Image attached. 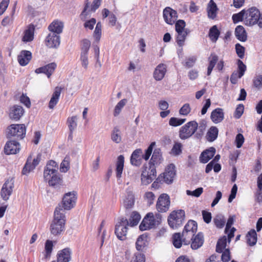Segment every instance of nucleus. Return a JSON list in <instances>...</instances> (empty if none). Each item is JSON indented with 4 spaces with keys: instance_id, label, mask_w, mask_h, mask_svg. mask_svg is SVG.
Instances as JSON below:
<instances>
[{
    "instance_id": "f257e3e1",
    "label": "nucleus",
    "mask_w": 262,
    "mask_h": 262,
    "mask_svg": "<svg viewBox=\"0 0 262 262\" xmlns=\"http://www.w3.org/2000/svg\"><path fill=\"white\" fill-rule=\"evenodd\" d=\"M66 216L62 209L57 207L54 211V218L49 227L51 234L55 237L62 234L66 229Z\"/></svg>"
},
{
    "instance_id": "f03ea898",
    "label": "nucleus",
    "mask_w": 262,
    "mask_h": 262,
    "mask_svg": "<svg viewBox=\"0 0 262 262\" xmlns=\"http://www.w3.org/2000/svg\"><path fill=\"white\" fill-rule=\"evenodd\" d=\"M155 145L156 143L155 142H152L145 150L144 154L141 149L135 150L130 156V164L133 166L139 167L141 165L143 159L146 161L148 160L151 155Z\"/></svg>"
},
{
    "instance_id": "7ed1b4c3",
    "label": "nucleus",
    "mask_w": 262,
    "mask_h": 262,
    "mask_svg": "<svg viewBox=\"0 0 262 262\" xmlns=\"http://www.w3.org/2000/svg\"><path fill=\"white\" fill-rule=\"evenodd\" d=\"M161 215L158 213L148 212L139 225L140 230L143 231L155 228L161 223Z\"/></svg>"
},
{
    "instance_id": "20e7f679",
    "label": "nucleus",
    "mask_w": 262,
    "mask_h": 262,
    "mask_svg": "<svg viewBox=\"0 0 262 262\" xmlns=\"http://www.w3.org/2000/svg\"><path fill=\"white\" fill-rule=\"evenodd\" d=\"M40 160L41 155L40 154L35 152L30 154L22 169L21 174L28 176L39 164Z\"/></svg>"
},
{
    "instance_id": "39448f33",
    "label": "nucleus",
    "mask_w": 262,
    "mask_h": 262,
    "mask_svg": "<svg viewBox=\"0 0 262 262\" xmlns=\"http://www.w3.org/2000/svg\"><path fill=\"white\" fill-rule=\"evenodd\" d=\"M157 176L156 169L154 165H144L141 170V183L143 185L151 183Z\"/></svg>"
},
{
    "instance_id": "423d86ee",
    "label": "nucleus",
    "mask_w": 262,
    "mask_h": 262,
    "mask_svg": "<svg viewBox=\"0 0 262 262\" xmlns=\"http://www.w3.org/2000/svg\"><path fill=\"white\" fill-rule=\"evenodd\" d=\"M7 135L18 140L24 139L26 134V127L24 124H13L7 129Z\"/></svg>"
},
{
    "instance_id": "0eeeda50",
    "label": "nucleus",
    "mask_w": 262,
    "mask_h": 262,
    "mask_svg": "<svg viewBox=\"0 0 262 262\" xmlns=\"http://www.w3.org/2000/svg\"><path fill=\"white\" fill-rule=\"evenodd\" d=\"M185 212L184 210L180 209L172 211L168 217L169 226L176 229L180 226L184 221Z\"/></svg>"
},
{
    "instance_id": "6e6552de",
    "label": "nucleus",
    "mask_w": 262,
    "mask_h": 262,
    "mask_svg": "<svg viewBox=\"0 0 262 262\" xmlns=\"http://www.w3.org/2000/svg\"><path fill=\"white\" fill-rule=\"evenodd\" d=\"M78 198L77 192L73 190L64 194L62 199V208L64 210H70L74 208L76 204Z\"/></svg>"
},
{
    "instance_id": "1a4fd4ad",
    "label": "nucleus",
    "mask_w": 262,
    "mask_h": 262,
    "mask_svg": "<svg viewBox=\"0 0 262 262\" xmlns=\"http://www.w3.org/2000/svg\"><path fill=\"white\" fill-rule=\"evenodd\" d=\"M197 223L192 220L189 221L185 226L182 232V238H183L184 245H187L190 244V238L194 236L197 231Z\"/></svg>"
},
{
    "instance_id": "9d476101",
    "label": "nucleus",
    "mask_w": 262,
    "mask_h": 262,
    "mask_svg": "<svg viewBox=\"0 0 262 262\" xmlns=\"http://www.w3.org/2000/svg\"><path fill=\"white\" fill-rule=\"evenodd\" d=\"M128 222L124 218L120 219L115 226V234L117 238L121 241L127 239Z\"/></svg>"
},
{
    "instance_id": "9b49d317",
    "label": "nucleus",
    "mask_w": 262,
    "mask_h": 262,
    "mask_svg": "<svg viewBox=\"0 0 262 262\" xmlns=\"http://www.w3.org/2000/svg\"><path fill=\"white\" fill-rule=\"evenodd\" d=\"M198 124L196 121H190L182 126L179 130V137L183 140L190 137L196 130Z\"/></svg>"
},
{
    "instance_id": "f8f14e48",
    "label": "nucleus",
    "mask_w": 262,
    "mask_h": 262,
    "mask_svg": "<svg viewBox=\"0 0 262 262\" xmlns=\"http://www.w3.org/2000/svg\"><path fill=\"white\" fill-rule=\"evenodd\" d=\"M186 24L183 20L180 19L176 22L175 28L177 32V42L180 46L184 45L188 32L185 29Z\"/></svg>"
},
{
    "instance_id": "ddd939ff",
    "label": "nucleus",
    "mask_w": 262,
    "mask_h": 262,
    "mask_svg": "<svg viewBox=\"0 0 262 262\" xmlns=\"http://www.w3.org/2000/svg\"><path fill=\"white\" fill-rule=\"evenodd\" d=\"M259 17V11L255 7L245 10V24L252 26L257 24Z\"/></svg>"
},
{
    "instance_id": "4468645a",
    "label": "nucleus",
    "mask_w": 262,
    "mask_h": 262,
    "mask_svg": "<svg viewBox=\"0 0 262 262\" xmlns=\"http://www.w3.org/2000/svg\"><path fill=\"white\" fill-rule=\"evenodd\" d=\"M170 206V199L169 195L167 193H162L158 198L156 208L159 212H167Z\"/></svg>"
},
{
    "instance_id": "2eb2a0df",
    "label": "nucleus",
    "mask_w": 262,
    "mask_h": 262,
    "mask_svg": "<svg viewBox=\"0 0 262 262\" xmlns=\"http://www.w3.org/2000/svg\"><path fill=\"white\" fill-rule=\"evenodd\" d=\"M14 187V179L10 177L6 180L1 189V195L4 200L7 201L9 199Z\"/></svg>"
},
{
    "instance_id": "dca6fc26",
    "label": "nucleus",
    "mask_w": 262,
    "mask_h": 262,
    "mask_svg": "<svg viewBox=\"0 0 262 262\" xmlns=\"http://www.w3.org/2000/svg\"><path fill=\"white\" fill-rule=\"evenodd\" d=\"M58 166L57 163L53 160L49 161L44 169L43 178L45 181L47 180L51 177L54 176L58 172Z\"/></svg>"
},
{
    "instance_id": "f3484780",
    "label": "nucleus",
    "mask_w": 262,
    "mask_h": 262,
    "mask_svg": "<svg viewBox=\"0 0 262 262\" xmlns=\"http://www.w3.org/2000/svg\"><path fill=\"white\" fill-rule=\"evenodd\" d=\"M21 149L20 143L15 140H10L6 142L4 149L6 155H15L18 153Z\"/></svg>"
},
{
    "instance_id": "a211bd4d",
    "label": "nucleus",
    "mask_w": 262,
    "mask_h": 262,
    "mask_svg": "<svg viewBox=\"0 0 262 262\" xmlns=\"http://www.w3.org/2000/svg\"><path fill=\"white\" fill-rule=\"evenodd\" d=\"M150 241V237L147 233H143L138 236L136 243L135 247L137 250L139 251H143L149 245Z\"/></svg>"
},
{
    "instance_id": "6ab92c4d",
    "label": "nucleus",
    "mask_w": 262,
    "mask_h": 262,
    "mask_svg": "<svg viewBox=\"0 0 262 262\" xmlns=\"http://www.w3.org/2000/svg\"><path fill=\"white\" fill-rule=\"evenodd\" d=\"M24 113L25 110L21 106L13 105L9 107L8 115L10 119L18 121L24 115Z\"/></svg>"
},
{
    "instance_id": "aec40b11",
    "label": "nucleus",
    "mask_w": 262,
    "mask_h": 262,
    "mask_svg": "<svg viewBox=\"0 0 262 262\" xmlns=\"http://www.w3.org/2000/svg\"><path fill=\"white\" fill-rule=\"evenodd\" d=\"M72 251L69 247L64 248L57 251L56 262H70L72 258Z\"/></svg>"
},
{
    "instance_id": "412c9836",
    "label": "nucleus",
    "mask_w": 262,
    "mask_h": 262,
    "mask_svg": "<svg viewBox=\"0 0 262 262\" xmlns=\"http://www.w3.org/2000/svg\"><path fill=\"white\" fill-rule=\"evenodd\" d=\"M163 16L165 23L169 25H173L178 18L177 11L170 7L164 9Z\"/></svg>"
},
{
    "instance_id": "4be33fe9",
    "label": "nucleus",
    "mask_w": 262,
    "mask_h": 262,
    "mask_svg": "<svg viewBox=\"0 0 262 262\" xmlns=\"http://www.w3.org/2000/svg\"><path fill=\"white\" fill-rule=\"evenodd\" d=\"M164 181L167 184H171L176 175V167L174 164H170L168 165L164 173Z\"/></svg>"
},
{
    "instance_id": "5701e85b",
    "label": "nucleus",
    "mask_w": 262,
    "mask_h": 262,
    "mask_svg": "<svg viewBox=\"0 0 262 262\" xmlns=\"http://www.w3.org/2000/svg\"><path fill=\"white\" fill-rule=\"evenodd\" d=\"M167 72V66L164 63L158 64L153 73V77L157 81L162 80Z\"/></svg>"
},
{
    "instance_id": "b1692460",
    "label": "nucleus",
    "mask_w": 262,
    "mask_h": 262,
    "mask_svg": "<svg viewBox=\"0 0 262 262\" xmlns=\"http://www.w3.org/2000/svg\"><path fill=\"white\" fill-rule=\"evenodd\" d=\"M46 44L49 48H57L60 45V37L54 33H50L46 39Z\"/></svg>"
},
{
    "instance_id": "393cba45",
    "label": "nucleus",
    "mask_w": 262,
    "mask_h": 262,
    "mask_svg": "<svg viewBox=\"0 0 262 262\" xmlns=\"http://www.w3.org/2000/svg\"><path fill=\"white\" fill-rule=\"evenodd\" d=\"M31 59V53L27 50L21 51L17 56L18 62L21 66H25L27 65Z\"/></svg>"
},
{
    "instance_id": "a878e982",
    "label": "nucleus",
    "mask_w": 262,
    "mask_h": 262,
    "mask_svg": "<svg viewBox=\"0 0 262 262\" xmlns=\"http://www.w3.org/2000/svg\"><path fill=\"white\" fill-rule=\"evenodd\" d=\"M56 67V64L55 63H51L42 67L36 69L35 72L36 74L44 73L49 78L54 72Z\"/></svg>"
},
{
    "instance_id": "bb28decb",
    "label": "nucleus",
    "mask_w": 262,
    "mask_h": 262,
    "mask_svg": "<svg viewBox=\"0 0 262 262\" xmlns=\"http://www.w3.org/2000/svg\"><path fill=\"white\" fill-rule=\"evenodd\" d=\"M191 247L193 250H196L202 246L204 239V236L202 233H198L195 236L190 238Z\"/></svg>"
},
{
    "instance_id": "cd10ccee",
    "label": "nucleus",
    "mask_w": 262,
    "mask_h": 262,
    "mask_svg": "<svg viewBox=\"0 0 262 262\" xmlns=\"http://www.w3.org/2000/svg\"><path fill=\"white\" fill-rule=\"evenodd\" d=\"M34 27L32 25L29 26L24 31L21 40L24 42L32 41L34 39Z\"/></svg>"
},
{
    "instance_id": "c85d7f7f",
    "label": "nucleus",
    "mask_w": 262,
    "mask_h": 262,
    "mask_svg": "<svg viewBox=\"0 0 262 262\" xmlns=\"http://www.w3.org/2000/svg\"><path fill=\"white\" fill-rule=\"evenodd\" d=\"M210 118L212 122L216 124L222 122L224 118L223 110L217 108L213 110L211 113Z\"/></svg>"
},
{
    "instance_id": "c756f323",
    "label": "nucleus",
    "mask_w": 262,
    "mask_h": 262,
    "mask_svg": "<svg viewBox=\"0 0 262 262\" xmlns=\"http://www.w3.org/2000/svg\"><path fill=\"white\" fill-rule=\"evenodd\" d=\"M215 151V149L212 147L205 150L200 157V162L203 163H206L214 156Z\"/></svg>"
},
{
    "instance_id": "7c9ffc66",
    "label": "nucleus",
    "mask_w": 262,
    "mask_h": 262,
    "mask_svg": "<svg viewBox=\"0 0 262 262\" xmlns=\"http://www.w3.org/2000/svg\"><path fill=\"white\" fill-rule=\"evenodd\" d=\"M234 221V216L230 217L227 221L225 229L226 233L228 234V242L229 243L232 238L234 236V233L235 231L234 228H231Z\"/></svg>"
},
{
    "instance_id": "2f4dec72",
    "label": "nucleus",
    "mask_w": 262,
    "mask_h": 262,
    "mask_svg": "<svg viewBox=\"0 0 262 262\" xmlns=\"http://www.w3.org/2000/svg\"><path fill=\"white\" fill-rule=\"evenodd\" d=\"M124 157L122 155H120L117 157L116 162V177L118 179H120L122 176V171L124 168Z\"/></svg>"
},
{
    "instance_id": "473e14b6",
    "label": "nucleus",
    "mask_w": 262,
    "mask_h": 262,
    "mask_svg": "<svg viewBox=\"0 0 262 262\" xmlns=\"http://www.w3.org/2000/svg\"><path fill=\"white\" fill-rule=\"evenodd\" d=\"M63 28V23L59 20L53 21L49 26V29L51 32L57 35L62 32Z\"/></svg>"
},
{
    "instance_id": "72a5a7b5",
    "label": "nucleus",
    "mask_w": 262,
    "mask_h": 262,
    "mask_svg": "<svg viewBox=\"0 0 262 262\" xmlns=\"http://www.w3.org/2000/svg\"><path fill=\"white\" fill-rule=\"evenodd\" d=\"M207 11L210 18H214L217 14L218 9L216 4L213 0H210L207 5Z\"/></svg>"
},
{
    "instance_id": "f704fd0d",
    "label": "nucleus",
    "mask_w": 262,
    "mask_h": 262,
    "mask_svg": "<svg viewBox=\"0 0 262 262\" xmlns=\"http://www.w3.org/2000/svg\"><path fill=\"white\" fill-rule=\"evenodd\" d=\"M54 242L50 239H47L45 243V249L43 256L46 258H49L53 250Z\"/></svg>"
},
{
    "instance_id": "c9c22d12",
    "label": "nucleus",
    "mask_w": 262,
    "mask_h": 262,
    "mask_svg": "<svg viewBox=\"0 0 262 262\" xmlns=\"http://www.w3.org/2000/svg\"><path fill=\"white\" fill-rule=\"evenodd\" d=\"M135 203V196L131 191L127 192L123 200V204L126 208H132Z\"/></svg>"
},
{
    "instance_id": "e433bc0d",
    "label": "nucleus",
    "mask_w": 262,
    "mask_h": 262,
    "mask_svg": "<svg viewBox=\"0 0 262 262\" xmlns=\"http://www.w3.org/2000/svg\"><path fill=\"white\" fill-rule=\"evenodd\" d=\"M235 35L240 41H245L247 40V33L244 28L242 26H238L235 28Z\"/></svg>"
},
{
    "instance_id": "4c0bfd02",
    "label": "nucleus",
    "mask_w": 262,
    "mask_h": 262,
    "mask_svg": "<svg viewBox=\"0 0 262 262\" xmlns=\"http://www.w3.org/2000/svg\"><path fill=\"white\" fill-rule=\"evenodd\" d=\"M111 138L113 142L117 144H119L121 142V132L119 128L115 127L113 128L111 132Z\"/></svg>"
},
{
    "instance_id": "58836bf2",
    "label": "nucleus",
    "mask_w": 262,
    "mask_h": 262,
    "mask_svg": "<svg viewBox=\"0 0 262 262\" xmlns=\"http://www.w3.org/2000/svg\"><path fill=\"white\" fill-rule=\"evenodd\" d=\"M45 181L48 182L50 186H57L61 184L62 179L61 176L57 173Z\"/></svg>"
},
{
    "instance_id": "ea45409f",
    "label": "nucleus",
    "mask_w": 262,
    "mask_h": 262,
    "mask_svg": "<svg viewBox=\"0 0 262 262\" xmlns=\"http://www.w3.org/2000/svg\"><path fill=\"white\" fill-rule=\"evenodd\" d=\"M60 95V90L58 88H56L51 98L49 103V107L53 109L57 104Z\"/></svg>"
},
{
    "instance_id": "a19ab883",
    "label": "nucleus",
    "mask_w": 262,
    "mask_h": 262,
    "mask_svg": "<svg viewBox=\"0 0 262 262\" xmlns=\"http://www.w3.org/2000/svg\"><path fill=\"white\" fill-rule=\"evenodd\" d=\"M156 196L155 194L151 191H145L142 196L143 201L148 206H151L154 203Z\"/></svg>"
},
{
    "instance_id": "79ce46f5",
    "label": "nucleus",
    "mask_w": 262,
    "mask_h": 262,
    "mask_svg": "<svg viewBox=\"0 0 262 262\" xmlns=\"http://www.w3.org/2000/svg\"><path fill=\"white\" fill-rule=\"evenodd\" d=\"M70 157L69 156H66L60 164V171L62 173L68 172L70 169Z\"/></svg>"
},
{
    "instance_id": "37998d69",
    "label": "nucleus",
    "mask_w": 262,
    "mask_h": 262,
    "mask_svg": "<svg viewBox=\"0 0 262 262\" xmlns=\"http://www.w3.org/2000/svg\"><path fill=\"white\" fill-rule=\"evenodd\" d=\"M127 103V99H123L120 100L114 108L113 115L114 116H118L121 112L123 107Z\"/></svg>"
},
{
    "instance_id": "c03bdc74",
    "label": "nucleus",
    "mask_w": 262,
    "mask_h": 262,
    "mask_svg": "<svg viewBox=\"0 0 262 262\" xmlns=\"http://www.w3.org/2000/svg\"><path fill=\"white\" fill-rule=\"evenodd\" d=\"M141 215L137 212H133L128 221V225L130 227H134L137 225L141 220Z\"/></svg>"
},
{
    "instance_id": "a18cd8bd",
    "label": "nucleus",
    "mask_w": 262,
    "mask_h": 262,
    "mask_svg": "<svg viewBox=\"0 0 262 262\" xmlns=\"http://www.w3.org/2000/svg\"><path fill=\"white\" fill-rule=\"evenodd\" d=\"M218 129L215 126L211 127L207 132L206 138L208 141L212 142L216 139L218 135Z\"/></svg>"
},
{
    "instance_id": "49530a36",
    "label": "nucleus",
    "mask_w": 262,
    "mask_h": 262,
    "mask_svg": "<svg viewBox=\"0 0 262 262\" xmlns=\"http://www.w3.org/2000/svg\"><path fill=\"white\" fill-rule=\"evenodd\" d=\"M102 36V25L100 22L97 23L95 28L93 37L95 41L96 42H99Z\"/></svg>"
},
{
    "instance_id": "de8ad7c7",
    "label": "nucleus",
    "mask_w": 262,
    "mask_h": 262,
    "mask_svg": "<svg viewBox=\"0 0 262 262\" xmlns=\"http://www.w3.org/2000/svg\"><path fill=\"white\" fill-rule=\"evenodd\" d=\"M151 160L154 164L160 163L162 160V155L160 149H155L152 155Z\"/></svg>"
},
{
    "instance_id": "09e8293b",
    "label": "nucleus",
    "mask_w": 262,
    "mask_h": 262,
    "mask_svg": "<svg viewBox=\"0 0 262 262\" xmlns=\"http://www.w3.org/2000/svg\"><path fill=\"white\" fill-rule=\"evenodd\" d=\"M227 239L226 236L220 238L217 243L216 250L217 252L221 253L225 249L227 246Z\"/></svg>"
},
{
    "instance_id": "8fccbe9b",
    "label": "nucleus",
    "mask_w": 262,
    "mask_h": 262,
    "mask_svg": "<svg viewBox=\"0 0 262 262\" xmlns=\"http://www.w3.org/2000/svg\"><path fill=\"white\" fill-rule=\"evenodd\" d=\"M78 118L77 116H73L68 118L67 123L71 132L74 130L77 126Z\"/></svg>"
},
{
    "instance_id": "3c124183",
    "label": "nucleus",
    "mask_w": 262,
    "mask_h": 262,
    "mask_svg": "<svg viewBox=\"0 0 262 262\" xmlns=\"http://www.w3.org/2000/svg\"><path fill=\"white\" fill-rule=\"evenodd\" d=\"M247 240L250 246L255 245L257 241V235L254 230L250 231L247 235Z\"/></svg>"
},
{
    "instance_id": "603ef678",
    "label": "nucleus",
    "mask_w": 262,
    "mask_h": 262,
    "mask_svg": "<svg viewBox=\"0 0 262 262\" xmlns=\"http://www.w3.org/2000/svg\"><path fill=\"white\" fill-rule=\"evenodd\" d=\"M182 151V145L180 143H175L173 145L170 154L173 156H177L180 155Z\"/></svg>"
},
{
    "instance_id": "864d4df0",
    "label": "nucleus",
    "mask_w": 262,
    "mask_h": 262,
    "mask_svg": "<svg viewBox=\"0 0 262 262\" xmlns=\"http://www.w3.org/2000/svg\"><path fill=\"white\" fill-rule=\"evenodd\" d=\"M172 243L174 246L177 248H180L182 244H184L183 239H182L180 233H175L172 236Z\"/></svg>"
},
{
    "instance_id": "5fc2aeb1",
    "label": "nucleus",
    "mask_w": 262,
    "mask_h": 262,
    "mask_svg": "<svg viewBox=\"0 0 262 262\" xmlns=\"http://www.w3.org/2000/svg\"><path fill=\"white\" fill-rule=\"evenodd\" d=\"M220 32L216 27V26H213L210 29L209 31V36L210 39L213 41L215 42L219 36Z\"/></svg>"
},
{
    "instance_id": "6e6d98bb",
    "label": "nucleus",
    "mask_w": 262,
    "mask_h": 262,
    "mask_svg": "<svg viewBox=\"0 0 262 262\" xmlns=\"http://www.w3.org/2000/svg\"><path fill=\"white\" fill-rule=\"evenodd\" d=\"M217 61V57L215 55H212L210 58L209 64L207 68V75H210L213 68Z\"/></svg>"
},
{
    "instance_id": "4d7b16f0",
    "label": "nucleus",
    "mask_w": 262,
    "mask_h": 262,
    "mask_svg": "<svg viewBox=\"0 0 262 262\" xmlns=\"http://www.w3.org/2000/svg\"><path fill=\"white\" fill-rule=\"evenodd\" d=\"M185 121V119H180L176 117H171L169 120V124L172 126H178L183 124Z\"/></svg>"
},
{
    "instance_id": "13d9d810",
    "label": "nucleus",
    "mask_w": 262,
    "mask_h": 262,
    "mask_svg": "<svg viewBox=\"0 0 262 262\" xmlns=\"http://www.w3.org/2000/svg\"><path fill=\"white\" fill-rule=\"evenodd\" d=\"M232 19L234 23L239 21H243L245 23V10H242L238 13L233 14Z\"/></svg>"
},
{
    "instance_id": "bf43d9fd",
    "label": "nucleus",
    "mask_w": 262,
    "mask_h": 262,
    "mask_svg": "<svg viewBox=\"0 0 262 262\" xmlns=\"http://www.w3.org/2000/svg\"><path fill=\"white\" fill-rule=\"evenodd\" d=\"M91 46V41L86 39L82 40L81 42V53H88Z\"/></svg>"
},
{
    "instance_id": "052dcab7",
    "label": "nucleus",
    "mask_w": 262,
    "mask_h": 262,
    "mask_svg": "<svg viewBox=\"0 0 262 262\" xmlns=\"http://www.w3.org/2000/svg\"><path fill=\"white\" fill-rule=\"evenodd\" d=\"M80 61L81 62L82 67L84 69H87L89 63L88 53H81L80 57Z\"/></svg>"
},
{
    "instance_id": "680f3d73",
    "label": "nucleus",
    "mask_w": 262,
    "mask_h": 262,
    "mask_svg": "<svg viewBox=\"0 0 262 262\" xmlns=\"http://www.w3.org/2000/svg\"><path fill=\"white\" fill-rule=\"evenodd\" d=\"M203 192V188L202 187H199L194 190L191 191L187 190L186 193L187 195L189 196H192L195 198L199 197Z\"/></svg>"
},
{
    "instance_id": "e2e57ef3",
    "label": "nucleus",
    "mask_w": 262,
    "mask_h": 262,
    "mask_svg": "<svg viewBox=\"0 0 262 262\" xmlns=\"http://www.w3.org/2000/svg\"><path fill=\"white\" fill-rule=\"evenodd\" d=\"M84 21V23L83 24L84 27L86 29H89L90 30H92L94 29V26L97 24L96 19L92 18L90 19H85L83 20Z\"/></svg>"
},
{
    "instance_id": "0e129e2a",
    "label": "nucleus",
    "mask_w": 262,
    "mask_h": 262,
    "mask_svg": "<svg viewBox=\"0 0 262 262\" xmlns=\"http://www.w3.org/2000/svg\"><path fill=\"white\" fill-rule=\"evenodd\" d=\"M130 262H145V257L140 253H136L132 256Z\"/></svg>"
},
{
    "instance_id": "69168bd1",
    "label": "nucleus",
    "mask_w": 262,
    "mask_h": 262,
    "mask_svg": "<svg viewBox=\"0 0 262 262\" xmlns=\"http://www.w3.org/2000/svg\"><path fill=\"white\" fill-rule=\"evenodd\" d=\"M191 111V107L189 103L184 104L179 110V113L183 116L188 115Z\"/></svg>"
},
{
    "instance_id": "338daca9",
    "label": "nucleus",
    "mask_w": 262,
    "mask_h": 262,
    "mask_svg": "<svg viewBox=\"0 0 262 262\" xmlns=\"http://www.w3.org/2000/svg\"><path fill=\"white\" fill-rule=\"evenodd\" d=\"M237 66L238 69V77H242L246 70V65L239 59L237 60Z\"/></svg>"
},
{
    "instance_id": "774afa93",
    "label": "nucleus",
    "mask_w": 262,
    "mask_h": 262,
    "mask_svg": "<svg viewBox=\"0 0 262 262\" xmlns=\"http://www.w3.org/2000/svg\"><path fill=\"white\" fill-rule=\"evenodd\" d=\"M257 186L258 188L257 199L262 201V173L257 178Z\"/></svg>"
}]
</instances>
